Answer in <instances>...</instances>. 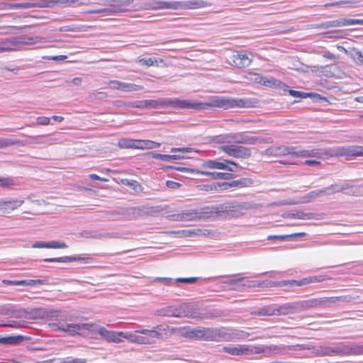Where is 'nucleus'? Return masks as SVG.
<instances>
[{
  "label": "nucleus",
  "instance_id": "nucleus-26",
  "mask_svg": "<svg viewBox=\"0 0 363 363\" xmlns=\"http://www.w3.org/2000/svg\"><path fill=\"white\" fill-rule=\"evenodd\" d=\"M123 10L116 6L109 8H104L100 9H92L86 11L87 13H102L103 16H111L115 13H121Z\"/></svg>",
  "mask_w": 363,
  "mask_h": 363
},
{
  "label": "nucleus",
  "instance_id": "nucleus-4",
  "mask_svg": "<svg viewBox=\"0 0 363 363\" xmlns=\"http://www.w3.org/2000/svg\"><path fill=\"white\" fill-rule=\"evenodd\" d=\"M310 157L322 158L324 155H346V156H362L363 155V146H350L347 147L334 150L313 149L309 150Z\"/></svg>",
  "mask_w": 363,
  "mask_h": 363
},
{
  "label": "nucleus",
  "instance_id": "nucleus-55",
  "mask_svg": "<svg viewBox=\"0 0 363 363\" xmlns=\"http://www.w3.org/2000/svg\"><path fill=\"white\" fill-rule=\"evenodd\" d=\"M322 194H328L326 193V189H318L315 191H312L308 194V197L311 199H314Z\"/></svg>",
  "mask_w": 363,
  "mask_h": 363
},
{
  "label": "nucleus",
  "instance_id": "nucleus-6",
  "mask_svg": "<svg viewBox=\"0 0 363 363\" xmlns=\"http://www.w3.org/2000/svg\"><path fill=\"white\" fill-rule=\"evenodd\" d=\"M210 218L213 215L220 216L223 213L232 217H238L244 209L242 205L237 201L225 202L221 204L209 206Z\"/></svg>",
  "mask_w": 363,
  "mask_h": 363
},
{
  "label": "nucleus",
  "instance_id": "nucleus-53",
  "mask_svg": "<svg viewBox=\"0 0 363 363\" xmlns=\"http://www.w3.org/2000/svg\"><path fill=\"white\" fill-rule=\"evenodd\" d=\"M289 93L293 97L301 98V99H306L312 94L310 93H305V92H301V91H295V90H292V89H290L289 91Z\"/></svg>",
  "mask_w": 363,
  "mask_h": 363
},
{
  "label": "nucleus",
  "instance_id": "nucleus-16",
  "mask_svg": "<svg viewBox=\"0 0 363 363\" xmlns=\"http://www.w3.org/2000/svg\"><path fill=\"white\" fill-rule=\"evenodd\" d=\"M253 55L245 51L238 52L233 55V62L238 68H244L250 65L252 62Z\"/></svg>",
  "mask_w": 363,
  "mask_h": 363
},
{
  "label": "nucleus",
  "instance_id": "nucleus-19",
  "mask_svg": "<svg viewBox=\"0 0 363 363\" xmlns=\"http://www.w3.org/2000/svg\"><path fill=\"white\" fill-rule=\"evenodd\" d=\"M247 345H230L222 347L220 352L228 353L233 356L245 355L249 352Z\"/></svg>",
  "mask_w": 363,
  "mask_h": 363
},
{
  "label": "nucleus",
  "instance_id": "nucleus-38",
  "mask_svg": "<svg viewBox=\"0 0 363 363\" xmlns=\"http://www.w3.org/2000/svg\"><path fill=\"white\" fill-rule=\"evenodd\" d=\"M169 102L168 99H159V100H145L146 108H155L160 106H167Z\"/></svg>",
  "mask_w": 363,
  "mask_h": 363
},
{
  "label": "nucleus",
  "instance_id": "nucleus-24",
  "mask_svg": "<svg viewBox=\"0 0 363 363\" xmlns=\"http://www.w3.org/2000/svg\"><path fill=\"white\" fill-rule=\"evenodd\" d=\"M197 174H202L211 177L213 179H225L229 180L233 178V174L231 173L217 172H206V171H197Z\"/></svg>",
  "mask_w": 363,
  "mask_h": 363
},
{
  "label": "nucleus",
  "instance_id": "nucleus-35",
  "mask_svg": "<svg viewBox=\"0 0 363 363\" xmlns=\"http://www.w3.org/2000/svg\"><path fill=\"white\" fill-rule=\"evenodd\" d=\"M203 328H197L192 330H186V333H184V336L188 338L203 340Z\"/></svg>",
  "mask_w": 363,
  "mask_h": 363
},
{
  "label": "nucleus",
  "instance_id": "nucleus-47",
  "mask_svg": "<svg viewBox=\"0 0 363 363\" xmlns=\"http://www.w3.org/2000/svg\"><path fill=\"white\" fill-rule=\"evenodd\" d=\"M123 337H127L130 342L143 344V342H145V340L142 339V335H139L137 334H128V335L123 333Z\"/></svg>",
  "mask_w": 363,
  "mask_h": 363
},
{
  "label": "nucleus",
  "instance_id": "nucleus-33",
  "mask_svg": "<svg viewBox=\"0 0 363 363\" xmlns=\"http://www.w3.org/2000/svg\"><path fill=\"white\" fill-rule=\"evenodd\" d=\"M25 143L18 139L0 138V149L13 145H24Z\"/></svg>",
  "mask_w": 363,
  "mask_h": 363
},
{
  "label": "nucleus",
  "instance_id": "nucleus-7",
  "mask_svg": "<svg viewBox=\"0 0 363 363\" xmlns=\"http://www.w3.org/2000/svg\"><path fill=\"white\" fill-rule=\"evenodd\" d=\"M172 220L176 221H190L201 219L210 218L208 206H205L199 209H190L183 211L179 213L169 216Z\"/></svg>",
  "mask_w": 363,
  "mask_h": 363
},
{
  "label": "nucleus",
  "instance_id": "nucleus-27",
  "mask_svg": "<svg viewBox=\"0 0 363 363\" xmlns=\"http://www.w3.org/2000/svg\"><path fill=\"white\" fill-rule=\"evenodd\" d=\"M285 217L289 218L310 220L314 218V213H305L303 211H291L286 213Z\"/></svg>",
  "mask_w": 363,
  "mask_h": 363
},
{
  "label": "nucleus",
  "instance_id": "nucleus-46",
  "mask_svg": "<svg viewBox=\"0 0 363 363\" xmlns=\"http://www.w3.org/2000/svg\"><path fill=\"white\" fill-rule=\"evenodd\" d=\"M118 146L121 148H134V140L129 138H122L118 140Z\"/></svg>",
  "mask_w": 363,
  "mask_h": 363
},
{
  "label": "nucleus",
  "instance_id": "nucleus-13",
  "mask_svg": "<svg viewBox=\"0 0 363 363\" xmlns=\"http://www.w3.org/2000/svg\"><path fill=\"white\" fill-rule=\"evenodd\" d=\"M82 5L79 0H35L33 8H52L55 5H62L65 7Z\"/></svg>",
  "mask_w": 363,
  "mask_h": 363
},
{
  "label": "nucleus",
  "instance_id": "nucleus-12",
  "mask_svg": "<svg viewBox=\"0 0 363 363\" xmlns=\"http://www.w3.org/2000/svg\"><path fill=\"white\" fill-rule=\"evenodd\" d=\"M88 325H91V327L90 329H86L85 330L96 332L103 338L109 342H119L121 341V337L123 336V332L116 333L114 331H109L104 327L91 323H88Z\"/></svg>",
  "mask_w": 363,
  "mask_h": 363
},
{
  "label": "nucleus",
  "instance_id": "nucleus-50",
  "mask_svg": "<svg viewBox=\"0 0 363 363\" xmlns=\"http://www.w3.org/2000/svg\"><path fill=\"white\" fill-rule=\"evenodd\" d=\"M325 189H326V193L328 194V195L330 194L342 192L340 184H332L328 187H325Z\"/></svg>",
  "mask_w": 363,
  "mask_h": 363
},
{
  "label": "nucleus",
  "instance_id": "nucleus-25",
  "mask_svg": "<svg viewBox=\"0 0 363 363\" xmlns=\"http://www.w3.org/2000/svg\"><path fill=\"white\" fill-rule=\"evenodd\" d=\"M0 315L19 318L22 317L23 311L16 310L11 306H4L0 307Z\"/></svg>",
  "mask_w": 363,
  "mask_h": 363
},
{
  "label": "nucleus",
  "instance_id": "nucleus-58",
  "mask_svg": "<svg viewBox=\"0 0 363 363\" xmlns=\"http://www.w3.org/2000/svg\"><path fill=\"white\" fill-rule=\"evenodd\" d=\"M67 245L64 242H57V241L48 242V248L64 249V248H67Z\"/></svg>",
  "mask_w": 363,
  "mask_h": 363
},
{
  "label": "nucleus",
  "instance_id": "nucleus-20",
  "mask_svg": "<svg viewBox=\"0 0 363 363\" xmlns=\"http://www.w3.org/2000/svg\"><path fill=\"white\" fill-rule=\"evenodd\" d=\"M230 138L238 144L254 145L261 141L259 138L245 135L242 133L233 134Z\"/></svg>",
  "mask_w": 363,
  "mask_h": 363
},
{
  "label": "nucleus",
  "instance_id": "nucleus-34",
  "mask_svg": "<svg viewBox=\"0 0 363 363\" xmlns=\"http://www.w3.org/2000/svg\"><path fill=\"white\" fill-rule=\"evenodd\" d=\"M120 233L116 232H99L94 235V239L105 240V239H118L120 238Z\"/></svg>",
  "mask_w": 363,
  "mask_h": 363
},
{
  "label": "nucleus",
  "instance_id": "nucleus-22",
  "mask_svg": "<svg viewBox=\"0 0 363 363\" xmlns=\"http://www.w3.org/2000/svg\"><path fill=\"white\" fill-rule=\"evenodd\" d=\"M182 305V314L183 317H188L191 318H199V313L196 311V306L191 303H183Z\"/></svg>",
  "mask_w": 363,
  "mask_h": 363
},
{
  "label": "nucleus",
  "instance_id": "nucleus-14",
  "mask_svg": "<svg viewBox=\"0 0 363 363\" xmlns=\"http://www.w3.org/2000/svg\"><path fill=\"white\" fill-rule=\"evenodd\" d=\"M250 336V334L245 330L224 328L223 340H245L247 339Z\"/></svg>",
  "mask_w": 363,
  "mask_h": 363
},
{
  "label": "nucleus",
  "instance_id": "nucleus-44",
  "mask_svg": "<svg viewBox=\"0 0 363 363\" xmlns=\"http://www.w3.org/2000/svg\"><path fill=\"white\" fill-rule=\"evenodd\" d=\"M335 27H339L337 18L335 19V20L323 22L320 24H317L315 26V28H323V29H328L330 28H335Z\"/></svg>",
  "mask_w": 363,
  "mask_h": 363
},
{
  "label": "nucleus",
  "instance_id": "nucleus-48",
  "mask_svg": "<svg viewBox=\"0 0 363 363\" xmlns=\"http://www.w3.org/2000/svg\"><path fill=\"white\" fill-rule=\"evenodd\" d=\"M35 140L34 143L37 144H52L55 142V139L50 138H46L45 136H35L32 137Z\"/></svg>",
  "mask_w": 363,
  "mask_h": 363
},
{
  "label": "nucleus",
  "instance_id": "nucleus-3",
  "mask_svg": "<svg viewBox=\"0 0 363 363\" xmlns=\"http://www.w3.org/2000/svg\"><path fill=\"white\" fill-rule=\"evenodd\" d=\"M320 303L318 299H310L296 302L277 304V315H286L297 313L308 308H313Z\"/></svg>",
  "mask_w": 363,
  "mask_h": 363
},
{
  "label": "nucleus",
  "instance_id": "nucleus-29",
  "mask_svg": "<svg viewBox=\"0 0 363 363\" xmlns=\"http://www.w3.org/2000/svg\"><path fill=\"white\" fill-rule=\"evenodd\" d=\"M252 313L257 315H277V304L263 306Z\"/></svg>",
  "mask_w": 363,
  "mask_h": 363
},
{
  "label": "nucleus",
  "instance_id": "nucleus-5",
  "mask_svg": "<svg viewBox=\"0 0 363 363\" xmlns=\"http://www.w3.org/2000/svg\"><path fill=\"white\" fill-rule=\"evenodd\" d=\"M157 8L161 9L186 10L203 8L210 6L207 1H160L157 3Z\"/></svg>",
  "mask_w": 363,
  "mask_h": 363
},
{
  "label": "nucleus",
  "instance_id": "nucleus-62",
  "mask_svg": "<svg viewBox=\"0 0 363 363\" xmlns=\"http://www.w3.org/2000/svg\"><path fill=\"white\" fill-rule=\"evenodd\" d=\"M238 188L249 186L252 184V181L247 178H241L238 179Z\"/></svg>",
  "mask_w": 363,
  "mask_h": 363
},
{
  "label": "nucleus",
  "instance_id": "nucleus-9",
  "mask_svg": "<svg viewBox=\"0 0 363 363\" xmlns=\"http://www.w3.org/2000/svg\"><path fill=\"white\" fill-rule=\"evenodd\" d=\"M52 328L55 331H62L68 333L70 335H80L86 329H90L91 325L88 323H67L58 322L52 323Z\"/></svg>",
  "mask_w": 363,
  "mask_h": 363
},
{
  "label": "nucleus",
  "instance_id": "nucleus-17",
  "mask_svg": "<svg viewBox=\"0 0 363 363\" xmlns=\"http://www.w3.org/2000/svg\"><path fill=\"white\" fill-rule=\"evenodd\" d=\"M224 328H204L203 339L206 341H222Z\"/></svg>",
  "mask_w": 363,
  "mask_h": 363
},
{
  "label": "nucleus",
  "instance_id": "nucleus-57",
  "mask_svg": "<svg viewBox=\"0 0 363 363\" xmlns=\"http://www.w3.org/2000/svg\"><path fill=\"white\" fill-rule=\"evenodd\" d=\"M10 7L16 9L33 8V2L13 3V5Z\"/></svg>",
  "mask_w": 363,
  "mask_h": 363
},
{
  "label": "nucleus",
  "instance_id": "nucleus-45",
  "mask_svg": "<svg viewBox=\"0 0 363 363\" xmlns=\"http://www.w3.org/2000/svg\"><path fill=\"white\" fill-rule=\"evenodd\" d=\"M346 194L354 196H363V189L362 184L355 185L353 184L351 190L346 192Z\"/></svg>",
  "mask_w": 363,
  "mask_h": 363
},
{
  "label": "nucleus",
  "instance_id": "nucleus-52",
  "mask_svg": "<svg viewBox=\"0 0 363 363\" xmlns=\"http://www.w3.org/2000/svg\"><path fill=\"white\" fill-rule=\"evenodd\" d=\"M160 146V143L154 142L150 140H143V149H155L158 148Z\"/></svg>",
  "mask_w": 363,
  "mask_h": 363
},
{
  "label": "nucleus",
  "instance_id": "nucleus-39",
  "mask_svg": "<svg viewBox=\"0 0 363 363\" xmlns=\"http://www.w3.org/2000/svg\"><path fill=\"white\" fill-rule=\"evenodd\" d=\"M143 89L144 87L143 86L125 82H123V86H121V91L125 92L141 91Z\"/></svg>",
  "mask_w": 363,
  "mask_h": 363
},
{
  "label": "nucleus",
  "instance_id": "nucleus-10",
  "mask_svg": "<svg viewBox=\"0 0 363 363\" xmlns=\"http://www.w3.org/2000/svg\"><path fill=\"white\" fill-rule=\"evenodd\" d=\"M219 149L228 156L237 159H247L252 155L250 148L235 144L223 145Z\"/></svg>",
  "mask_w": 363,
  "mask_h": 363
},
{
  "label": "nucleus",
  "instance_id": "nucleus-31",
  "mask_svg": "<svg viewBox=\"0 0 363 363\" xmlns=\"http://www.w3.org/2000/svg\"><path fill=\"white\" fill-rule=\"evenodd\" d=\"M25 340L23 335H13L0 337V344L16 345L22 342Z\"/></svg>",
  "mask_w": 363,
  "mask_h": 363
},
{
  "label": "nucleus",
  "instance_id": "nucleus-1",
  "mask_svg": "<svg viewBox=\"0 0 363 363\" xmlns=\"http://www.w3.org/2000/svg\"><path fill=\"white\" fill-rule=\"evenodd\" d=\"M168 101L167 106L172 105L179 108L195 110H203L208 107H218L225 110L233 108H249L255 106L258 102L255 99H239L221 96H214L209 102L205 104L193 103L188 100L179 99L171 100L168 99Z\"/></svg>",
  "mask_w": 363,
  "mask_h": 363
},
{
  "label": "nucleus",
  "instance_id": "nucleus-11",
  "mask_svg": "<svg viewBox=\"0 0 363 363\" xmlns=\"http://www.w3.org/2000/svg\"><path fill=\"white\" fill-rule=\"evenodd\" d=\"M203 167L210 169H224L230 172H236L240 169V167L238 164L228 160H223V161L210 160L206 161L203 164Z\"/></svg>",
  "mask_w": 363,
  "mask_h": 363
},
{
  "label": "nucleus",
  "instance_id": "nucleus-30",
  "mask_svg": "<svg viewBox=\"0 0 363 363\" xmlns=\"http://www.w3.org/2000/svg\"><path fill=\"white\" fill-rule=\"evenodd\" d=\"M179 233L181 234V237H193L208 235L210 234V230L208 229L194 228L182 230Z\"/></svg>",
  "mask_w": 363,
  "mask_h": 363
},
{
  "label": "nucleus",
  "instance_id": "nucleus-41",
  "mask_svg": "<svg viewBox=\"0 0 363 363\" xmlns=\"http://www.w3.org/2000/svg\"><path fill=\"white\" fill-rule=\"evenodd\" d=\"M155 315L161 317H173L172 306H169L155 311Z\"/></svg>",
  "mask_w": 363,
  "mask_h": 363
},
{
  "label": "nucleus",
  "instance_id": "nucleus-49",
  "mask_svg": "<svg viewBox=\"0 0 363 363\" xmlns=\"http://www.w3.org/2000/svg\"><path fill=\"white\" fill-rule=\"evenodd\" d=\"M248 75V79H250L251 81L262 85V82L264 80V77L262 75L254 72H250Z\"/></svg>",
  "mask_w": 363,
  "mask_h": 363
},
{
  "label": "nucleus",
  "instance_id": "nucleus-18",
  "mask_svg": "<svg viewBox=\"0 0 363 363\" xmlns=\"http://www.w3.org/2000/svg\"><path fill=\"white\" fill-rule=\"evenodd\" d=\"M24 201L22 199L0 200V212L9 213L20 207Z\"/></svg>",
  "mask_w": 363,
  "mask_h": 363
},
{
  "label": "nucleus",
  "instance_id": "nucleus-43",
  "mask_svg": "<svg viewBox=\"0 0 363 363\" xmlns=\"http://www.w3.org/2000/svg\"><path fill=\"white\" fill-rule=\"evenodd\" d=\"M247 347L249 349V352L246 353L245 355H251L253 354H261L265 352V347L264 345H247Z\"/></svg>",
  "mask_w": 363,
  "mask_h": 363
},
{
  "label": "nucleus",
  "instance_id": "nucleus-64",
  "mask_svg": "<svg viewBox=\"0 0 363 363\" xmlns=\"http://www.w3.org/2000/svg\"><path fill=\"white\" fill-rule=\"evenodd\" d=\"M61 363H86V359L68 357L64 359Z\"/></svg>",
  "mask_w": 363,
  "mask_h": 363
},
{
  "label": "nucleus",
  "instance_id": "nucleus-36",
  "mask_svg": "<svg viewBox=\"0 0 363 363\" xmlns=\"http://www.w3.org/2000/svg\"><path fill=\"white\" fill-rule=\"evenodd\" d=\"M18 45L20 44L27 45H34V44L41 42L42 39H43L42 38H40L39 36H35V37L21 36V37H18Z\"/></svg>",
  "mask_w": 363,
  "mask_h": 363
},
{
  "label": "nucleus",
  "instance_id": "nucleus-63",
  "mask_svg": "<svg viewBox=\"0 0 363 363\" xmlns=\"http://www.w3.org/2000/svg\"><path fill=\"white\" fill-rule=\"evenodd\" d=\"M108 84L111 89H118V90L121 91V86H123V82H120L118 80H112V81H110L108 83Z\"/></svg>",
  "mask_w": 363,
  "mask_h": 363
},
{
  "label": "nucleus",
  "instance_id": "nucleus-15",
  "mask_svg": "<svg viewBox=\"0 0 363 363\" xmlns=\"http://www.w3.org/2000/svg\"><path fill=\"white\" fill-rule=\"evenodd\" d=\"M295 147L289 146H272L266 149L264 154L269 156L281 157L287 155H291L296 150Z\"/></svg>",
  "mask_w": 363,
  "mask_h": 363
},
{
  "label": "nucleus",
  "instance_id": "nucleus-2",
  "mask_svg": "<svg viewBox=\"0 0 363 363\" xmlns=\"http://www.w3.org/2000/svg\"><path fill=\"white\" fill-rule=\"evenodd\" d=\"M317 279L315 277H310V278H304L303 279L296 281V280H286V281H281L277 282H273L271 281H259L257 280L253 281H246L245 282L242 283L240 286L244 290L247 288H259V287H272V286H277V287H282V286H289V287H294V286H301L303 285H307L310 283H312L315 281H316Z\"/></svg>",
  "mask_w": 363,
  "mask_h": 363
},
{
  "label": "nucleus",
  "instance_id": "nucleus-60",
  "mask_svg": "<svg viewBox=\"0 0 363 363\" xmlns=\"http://www.w3.org/2000/svg\"><path fill=\"white\" fill-rule=\"evenodd\" d=\"M150 155H151V157L153 159L162 160V161H169V155H164V154H160V153H155V152H150Z\"/></svg>",
  "mask_w": 363,
  "mask_h": 363
},
{
  "label": "nucleus",
  "instance_id": "nucleus-37",
  "mask_svg": "<svg viewBox=\"0 0 363 363\" xmlns=\"http://www.w3.org/2000/svg\"><path fill=\"white\" fill-rule=\"evenodd\" d=\"M82 258L80 257L76 256H65L62 257H56V258H47L44 259V262H69L73 261L80 260Z\"/></svg>",
  "mask_w": 363,
  "mask_h": 363
},
{
  "label": "nucleus",
  "instance_id": "nucleus-56",
  "mask_svg": "<svg viewBox=\"0 0 363 363\" xmlns=\"http://www.w3.org/2000/svg\"><path fill=\"white\" fill-rule=\"evenodd\" d=\"M352 56L357 62L363 63V53L360 50L353 49L352 51Z\"/></svg>",
  "mask_w": 363,
  "mask_h": 363
},
{
  "label": "nucleus",
  "instance_id": "nucleus-8",
  "mask_svg": "<svg viewBox=\"0 0 363 363\" xmlns=\"http://www.w3.org/2000/svg\"><path fill=\"white\" fill-rule=\"evenodd\" d=\"M318 352L321 355L332 354H363V345L352 344L350 345H343L341 347H320Z\"/></svg>",
  "mask_w": 363,
  "mask_h": 363
},
{
  "label": "nucleus",
  "instance_id": "nucleus-54",
  "mask_svg": "<svg viewBox=\"0 0 363 363\" xmlns=\"http://www.w3.org/2000/svg\"><path fill=\"white\" fill-rule=\"evenodd\" d=\"M15 184L14 180L11 178L0 177V186L1 187H10Z\"/></svg>",
  "mask_w": 363,
  "mask_h": 363
},
{
  "label": "nucleus",
  "instance_id": "nucleus-21",
  "mask_svg": "<svg viewBox=\"0 0 363 363\" xmlns=\"http://www.w3.org/2000/svg\"><path fill=\"white\" fill-rule=\"evenodd\" d=\"M135 333L142 335V339L145 340V342H143L144 345L154 344L155 343V340H158L159 334L155 332L153 328L151 330H137Z\"/></svg>",
  "mask_w": 363,
  "mask_h": 363
},
{
  "label": "nucleus",
  "instance_id": "nucleus-59",
  "mask_svg": "<svg viewBox=\"0 0 363 363\" xmlns=\"http://www.w3.org/2000/svg\"><path fill=\"white\" fill-rule=\"evenodd\" d=\"M344 299L345 298H343L342 297H330V298H328L325 301L318 300V301H320V303L318 305H320V304H321L323 302H325V303H327L328 304H335V303H339L340 301H344Z\"/></svg>",
  "mask_w": 363,
  "mask_h": 363
},
{
  "label": "nucleus",
  "instance_id": "nucleus-42",
  "mask_svg": "<svg viewBox=\"0 0 363 363\" xmlns=\"http://www.w3.org/2000/svg\"><path fill=\"white\" fill-rule=\"evenodd\" d=\"M157 333L159 334L158 340L163 339L167 335V331L169 330L168 325H157L152 328Z\"/></svg>",
  "mask_w": 363,
  "mask_h": 363
},
{
  "label": "nucleus",
  "instance_id": "nucleus-28",
  "mask_svg": "<svg viewBox=\"0 0 363 363\" xmlns=\"http://www.w3.org/2000/svg\"><path fill=\"white\" fill-rule=\"evenodd\" d=\"M262 85L271 88H280L286 90L287 86L272 77H264Z\"/></svg>",
  "mask_w": 363,
  "mask_h": 363
},
{
  "label": "nucleus",
  "instance_id": "nucleus-40",
  "mask_svg": "<svg viewBox=\"0 0 363 363\" xmlns=\"http://www.w3.org/2000/svg\"><path fill=\"white\" fill-rule=\"evenodd\" d=\"M244 279L245 277H241V275L238 274L226 277L223 281V283L228 284L230 286L231 284H237L238 283L242 282Z\"/></svg>",
  "mask_w": 363,
  "mask_h": 363
},
{
  "label": "nucleus",
  "instance_id": "nucleus-32",
  "mask_svg": "<svg viewBox=\"0 0 363 363\" xmlns=\"http://www.w3.org/2000/svg\"><path fill=\"white\" fill-rule=\"evenodd\" d=\"M338 21V26H349L353 25H363V19H355V18H349L345 16H340L337 18Z\"/></svg>",
  "mask_w": 363,
  "mask_h": 363
},
{
  "label": "nucleus",
  "instance_id": "nucleus-51",
  "mask_svg": "<svg viewBox=\"0 0 363 363\" xmlns=\"http://www.w3.org/2000/svg\"><path fill=\"white\" fill-rule=\"evenodd\" d=\"M155 62H157V60L155 57L142 58L138 60L140 65L146 67L152 66Z\"/></svg>",
  "mask_w": 363,
  "mask_h": 363
},
{
  "label": "nucleus",
  "instance_id": "nucleus-61",
  "mask_svg": "<svg viewBox=\"0 0 363 363\" xmlns=\"http://www.w3.org/2000/svg\"><path fill=\"white\" fill-rule=\"evenodd\" d=\"M291 155L298 157H309V150H303L299 151H296V150H294V152L291 153Z\"/></svg>",
  "mask_w": 363,
  "mask_h": 363
},
{
  "label": "nucleus",
  "instance_id": "nucleus-23",
  "mask_svg": "<svg viewBox=\"0 0 363 363\" xmlns=\"http://www.w3.org/2000/svg\"><path fill=\"white\" fill-rule=\"evenodd\" d=\"M18 38H0V45L4 48V52H10L16 50L18 46Z\"/></svg>",
  "mask_w": 363,
  "mask_h": 363
}]
</instances>
